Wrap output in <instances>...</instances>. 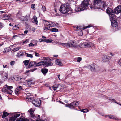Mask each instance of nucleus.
Returning a JSON list of instances; mask_svg holds the SVG:
<instances>
[{
  "instance_id": "nucleus-19",
  "label": "nucleus",
  "mask_w": 121,
  "mask_h": 121,
  "mask_svg": "<svg viewBox=\"0 0 121 121\" xmlns=\"http://www.w3.org/2000/svg\"><path fill=\"white\" fill-rule=\"evenodd\" d=\"M45 21H47L49 23L50 22L51 23L48 24V25L47 26H50L51 27H53L55 26L56 24L54 22H52V21H48L46 20H45Z\"/></svg>"
},
{
  "instance_id": "nucleus-27",
  "label": "nucleus",
  "mask_w": 121,
  "mask_h": 121,
  "mask_svg": "<svg viewBox=\"0 0 121 121\" xmlns=\"http://www.w3.org/2000/svg\"><path fill=\"white\" fill-rule=\"evenodd\" d=\"M42 73L44 74H45L48 71V69H47L45 68L42 69L41 70Z\"/></svg>"
},
{
  "instance_id": "nucleus-59",
  "label": "nucleus",
  "mask_w": 121,
  "mask_h": 121,
  "mask_svg": "<svg viewBox=\"0 0 121 121\" xmlns=\"http://www.w3.org/2000/svg\"><path fill=\"white\" fill-rule=\"evenodd\" d=\"M35 28L33 27L32 28V31H35Z\"/></svg>"
},
{
  "instance_id": "nucleus-46",
  "label": "nucleus",
  "mask_w": 121,
  "mask_h": 121,
  "mask_svg": "<svg viewBox=\"0 0 121 121\" xmlns=\"http://www.w3.org/2000/svg\"><path fill=\"white\" fill-rule=\"evenodd\" d=\"M79 34L80 36H82L83 35L82 30H81L79 32Z\"/></svg>"
},
{
  "instance_id": "nucleus-61",
  "label": "nucleus",
  "mask_w": 121,
  "mask_h": 121,
  "mask_svg": "<svg viewBox=\"0 0 121 121\" xmlns=\"http://www.w3.org/2000/svg\"><path fill=\"white\" fill-rule=\"evenodd\" d=\"M37 121H44L43 120H41L39 118L38 119V120H37Z\"/></svg>"
},
{
  "instance_id": "nucleus-34",
  "label": "nucleus",
  "mask_w": 121,
  "mask_h": 121,
  "mask_svg": "<svg viewBox=\"0 0 121 121\" xmlns=\"http://www.w3.org/2000/svg\"><path fill=\"white\" fill-rule=\"evenodd\" d=\"M58 29L56 28H53L50 30V31L51 32H57L58 31Z\"/></svg>"
},
{
  "instance_id": "nucleus-12",
  "label": "nucleus",
  "mask_w": 121,
  "mask_h": 121,
  "mask_svg": "<svg viewBox=\"0 0 121 121\" xmlns=\"http://www.w3.org/2000/svg\"><path fill=\"white\" fill-rule=\"evenodd\" d=\"M79 104L78 102L75 101L69 104L68 107L71 108H73L75 107V106L78 105Z\"/></svg>"
},
{
  "instance_id": "nucleus-14",
  "label": "nucleus",
  "mask_w": 121,
  "mask_h": 121,
  "mask_svg": "<svg viewBox=\"0 0 121 121\" xmlns=\"http://www.w3.org/2000/svg\"><path fill=\"white\" fill-rule=\"evenodd\" d=\"M30 13L27 14L26 16H22L20 18V20L21 21H27L30 18Z\"/></svg>"
},
{
  "instance_id": "nucleus-43",
  "label": "nucleus",
  "mask_w": 121,
  "mask_h": 121,
  "mask_svg": "<svg viewBox=\"0 0 121 121\" xmlns=\"http://www.w3.org/2000/svg\"><path fill=\"white\" fill-rule=\"evenodd\" d=\"M7 93L9 94H11L13 92V91L11 89L9 90H7Z\"/></svg>"
},
{
  "instance_id": "nucleus-22",
  "label": "nucleus",
  "mask_w": 121,
  "mask_h": 121,
  "mask_svg": "<svg viewBox=\"0 0 121 121\" xmlns=\"http://www.w3.org/2000/svg\"><path fill=\"white\" fill-rule=\"evenodd\" d=\"M35 62L31 61L29 63L28 67L29 68H30L32 66H35Z\"/></svg>"
},
{
  "instance_id": "nucleus-21",
  "label": "nucleus",
  "mask_w": 121,
  "mask_h": 121,
  "mask_svg": "<svg viewBox=\"0 0 121 121\" xmlns=\"http://www.w3.org/2000/svg\"><path fill=\"white\" fill-rule=\"evenodd\" d=\"M35 66H41L42 65H43L44 62L42 61L39 62H35Z\"/></svg>"
},
{
  "instance_id": "nucleus-63",
  "label": "nucleus",
  "mask_w": 121,
  "mask_h": 121,
  "mask_svg": "<svg viewBox=\"0 0 121 121\" xmlns=\"http://www.w3.org/2000/svg\"><path fill=\"white\" fill-rule=\"evenodd\" d=\"M118 63L119 65L121 67V62L119 61L118 62Z\"/></svg>"
},
{
  "instance_id": "nucleus-41",
  "label": "nucleus",
  "mask_w": 121,
  "mask_h": 121,
  "mask_svg": "<svg viewBox=\"0 0 121 121\" xmlns=\"http://www.w3.org/2000/svg\"><path fill=\"white\" fill-rule=\"evenodd\" d=\"M15 93L17 95H18L20 93L18 89H17L15 90Z\"/></svg>"
},
{
  "instance_id": "nucleus-62",
  "label": "nucleus",
  "mask_w": 121,
  "mask_h": 121,
  "mask_svg": "<svg viewBox=\"0 0 121 121\" xmlns=\"http://www.w3.org/2000/svg\"><path fill=\"white\" fill-rule=\"evenodd\" d=\"M53 56L55 57H57L58 56V55H54Z\"/></svg>"
},
{
  "instance_id": "nucleus-9",
  "label": "nucleus",
  "mask_w": 121,
  "mask_h": 121,
  "mask_svg": "<svg viewBox=\"0 0 121 121\" xmlns=\"http://www.w3.org/2000/svg\"><path fill=\"white\" fill-rule=\"evenodd\" d=\"M88 67L91 71H94L95 70H96L98 68L97 66L94 63L89 65Z\"/></svg>"
},
{
  "instance_id": "nucleus-56",
  "label": "nucleus",
  "mask_w": 121,
  "mask_h": 121,
  "mask_svg": "<svg viewBox=\"0 0 121 121\" xmlns=\"http://www.w3.org/2000/svg\"><path fill=\"white\" fill-rule=\"evenodd\" d=\"M90 27V26H88L87 27H83V29H86L87 28Z\"/></svg>"
},
{
  "instance_id": "nucleus-3",
  "label": "nucleus",
  "mask_w": 121,
  "mask_h": 121,
  "mask_svg": "<svg viewBox=\"0 0 121 121\" xmlns=\"http://www.w3.org/2000/svg\"><path fill=\"white\" fill-rule=\"evenodd\" d=\"M69 11V8L66 4H63L60 7L59 11L63 14L67 13Z\"/></svg>"
},
{
  "instance_id": "nucleus-1",
  "label": "nucleus",
  "mask_w": 121,
  "mask_h": 121,
  "mask_svg": "<svg viewBox=\"0 0 121 121\" xmlns=\"http://www.w3.org/2000/svg\"><path fill=\"white\" fill-rule=\"evenodd\" d=\"M101 3L100 0H94L93 4L92 6H90V8H93L94 9H97L100 8H104L106 6L105 2L103 1Z\"/></svg>"
},
{
  "instance_id": "nucleus-29",
  "label": "nucleus",
  "mask_w": 121,
  "mask_h": 121,
  "mask_svg": "<svg viewBox=\"0 0 121 121\" xmlns=\"http://www.w3.org/2000/svg\"><path fill=\"white\" fill-rule=\"evenodd\" d=\"M20 47L15 48H14L11 51V52L12 53H14L16 51L18 50L20 48Z\"/></svg>"
},
{
  "instance_id": "nucleus-17",
  "label": "nucleus",
  "mask_w": 121,
  "mask_h": 121,
  "mask_svg": "<svg viewBox=\"0 0 121 121\" xmlns=\"http://www.w3.org/2000/svg\"><path fill=\"white\" fill-rule=\"evenodd\" d=\"M102 61L103 62H107L109 61V59L108 58L107 56L104 55L102 57Z\"/></svg>"
},
{
  "instance_id": "nucleus-48",
  "label": "nucleus",
  "mask_w": 121,
  "mask_h": 121,
  "mask_svg": "<svg viewBox=\"0 0 121 121\" xmlns=\"http://www.w3.org/2000/svg\"><path fill=\"white\" fill-rule=\"evenodd\" d=\"M1 91L2 92H6L7 90L5 88H3L1 90Z\"/></svg>"
},
{
  "instance_id": "nucleus-33",
  "label": "nucleus",
  "mask_w": 121,
  "mask_h": 121,
  "mask_svg": "<svg viewBox=\"0 0 121 121\" xmlns=\"http://www.w3.org/2000/svg\"><path fill=\"white\" fill-rule=\"evenodd\" d=\"M26 99H28V100L30 102H32H32L34 101V99L33 98H32L31 97H27L26 98Z\"/></svg>"
},
{
  "instance_id": "nucleus-60",
  "label": "nucleus",
  "mask_w": 121,
  "mask_h": 121,
  "mask_svg": "<svg viewBox=\"0 0 121 121\" xmlns=\"http://www.w3.org/2000/svg\"><path fill=\"white\" fill-rule=\"evenodd\" d=\"M110 54L112 56H113L115 54H113L111 53H110Z\"/></svg>"
},
{
  "instance_id": "nucleus-58",
  "label": "nucleus",
  "mask_w": 121,
  "mask_h": 121,
  "mask_svg": "<svg viewBox=\"0 0 121 121\" xmlns=\"http://www.w3.org/2000/svg\"><path fill=\"white\" fill-rule=\"evenodd\" d=\"M40 41V42H41L43 41H44L45 42V40H43L42 39H40L39 40Z\"/></svg>"
},
{
  "instance_id": "nucleus-18",
  "label": "nucleus",
  "mask_w": 121,
  "mask_h": 121,
  "mask_svg": "<svg viewBox=\"0 0 121 121\" xmlns=\"http://www.w3.org/2000/svg\"><path fill=\"white\" fill-rule=\"evenodd\" d=\"M27 83V85L28 86H30L31 85H34L35 83V81L31 79H29L28 80L26 81Z\"/></svg>"
},
{
  "instance_id": "nucleus-55",
  "label": "nucleus",
  "mask_w": 121,
  "mask_h": 121,
  "mask_svg": "<svg viewBox=\"0 0 121 121\" xmlns=\"http://www.w3.org/2000/svg\"><path fill=\"white\" fill-rule=\"evenodd\" d=\"M112 102H115V103H116L117 104H118L119 103H118L117 102H116V100H115V99H112Z\"/></svg>"
},
{
  "instance_id": "nucleus-30",
  "label": "nucleus",
  "mask_w": 121,
  "mask_h": 121,
  "mask_svg": "<svg viewBox=\"0 0 121 121\" xmlns=\"http://www.w3.org/2000/svg\"><path fill=\"white\" fill-rule=\"evenodd\" d=\"M55 43L58 45H61V46L64 47V45L65 44V43H62L61 42H55Z\"/></svg>"
},
{
  "instance_id": "nucleus-53",
  "label": "nucleus",
  "mask_w": 121,
  "mask_h": 121,
  "mask_svg": "<svg viewBox=\"0 0 121 121\" xmlns=\"http://www.w3.org/2000/svg\"><path fill=\"white\" fill-rule=\"evenodd\" d=\"M34 46V45L31 43H30V44H29V47H30L31 46L33 47Z\"/></svg>"
},
{
  "instance_id": "nucleus-39",
  "label": "nucleus",
  "mask_w": 121,
  "mask_h": 121,
  "mask_svg": "<svg viewBox=\"0 0 121 121\" xmlns=\"http://www.w3.org/2000/svg\"><path fill=\"white\" fill-rule=\"evenodd\" d=\"M88 111L89 110L87 109H85L81 110V111L83 112V113L87 112H88Z\"/></svg>"
},
{
  "instance_id": "nucleus-7",
  "label": "nucleus",
  "mask_w": 121,
  "mask_h": 121,
  "mask_svg": "<svg viewBox=\"0 0 121 121\" xmlns=\"http://www.w3.org/2000/svg\"><path fill=\"white\" fill-rule=\"evenodd\" d=\"M44 60H46V61H43V65H45L47 66L52 65V63L50 61V60H51V59L49 58L48 57H44Z\"/></svg>"
},
{
  "instance_id": "nucleus-20",
  "label": "nucleus",
  "mask_w": 121,
  "mask_h": 121,
  "mask_svg": "<svg viewBox=\"0 0 121 121\" xmlns=\"http://www.w3.org/2000/svg\"><path fill=\"white\" fill-rule=\"evenodd\" d=\"M32 22L33 23H34L36 24H37L38 23L37 17L36 16H34L31 20Z\"/></svg>"
},
{
  "instance_id": "nucleus-50",
  "label": "nucleus",
  "mask_w": 121,
  "mask_h": 121,
  "mask_svg": "<svg viewBox=\"0 0 121 121\" xmlns=\"http://www.w3.org/2000/svg\"><path fill=\"white\" fill-rule=\"evenodd\" d=\"M10 65L11 66H13L14 65L15 63V62L14 61H12L10 62Z\"/></svg>"
},
{
  "instance_id": "nucleus-25",
  "label": "nucleus",
  "mask_w": 121,
  "mask_h": 121,
  "mask_svg": "<svg viewBox=\"0 0 121 121\" xmlns=\"http://www.w3.org/2000/svg\"><path fill=\"white\" fill-rule=\"evenodd\" d=\"M9 15H4L3 17V19L4 20H7L9 19Z\"/></svg>"
},
{
  "instance_id": "nucleus-15",
  "label": "nucleus",
  "mask_w": 121,
  "mask_h": 121,
  "mask_svg": "<svg viewBox=\"0 0 121 121\" xmlns=\"http://www.w3.org/2000/svg\"><path fill=\"white\" fill-rule=\"evenodd\" d=\"M115 19L113 20H110L111 22V25L113 27H117L118 25V23L115 20Z\"/></svg>"
},
{
  "instance_id": "nucleus-23",
  "label": "nucleus",
  "mask_w": 121,
  "mask_h": 121,
  "mask_svg": "<svg viewBox=\"0 0 121 121\" xmlns=\"http://www.w3.org/2000/svg\"><path fill=\"white\" fill-rule=\"evenodd\" d=\"M10 48L9 47H8L4 49L3 51L4 53H6L10 51Z\"/></svg>"
},
{
  "instance_id": "nucleus-31",
  "label": "nucleus",
  "mask_w": 121,
  "mask_h": 121,
  "mask_svg": "<svg viewBox=\"0 0 121 121\" xmlns=\"http://www.w3.org/2000/svg\"><path fill=\"white\" fill-rule=\"evenodd\" d=\"M25 54L26 56L28 57H29L31 58H32L33 57V56L32 55L29 54L27 53H25Z\"/></svg>"
},
{
  "instance_id": "nucleus-8",
  "label": "nucleus",
  "mask_w": 121,
  "mask_h": 121,
  "mask_svg": "<svg viewBox=\"0 0 121 121\" xmlns=\"http://www.w3.org/2000/svg\"><path fill=\"white\" fill-rule=\"evenodd\" d=\"M64 47L67 48L72 47L76 46V44L74 41H70L68 42L67 43H65Z\"/></svg>"
},
{
  "instance_id": "nucleus-42",
  "label": "nucleus",
  "mask_w": 121,
  "mask_h": 121,
  "mask_svg": "<svg viewBox=\"0 0 121 121\" xmlns=\"http://www.w3.org/2000/svg\"><path fill=\"white\" fill-rule=\"evenodd\" d=\"M57 86L56 85H55L53 86L52 87L53 89L55 91L57 89Z\"/></svg>"
},
{
  "instance_id": "nucleus-2",
  "label": "nucleus",
  "mask_w": 121,
  "mask_h": 121,
  "mask_svg": "<svg viewBox=\"0 0 121 121\" xmlns=\"http://www.w3.org/2000/svg\"><path fill=\"white\" fill-rule=\"evenodd\" d=\"M89 0H84L79 7H76L75 11L80 12L88 9V6L89 5Z\"/></svg>"
},
{
  "instance_id": "nucleus-36",
  "label": "nucleus",
  "mask_w": 121,
  "mask_h": 121,
  "mask_svg": "<svg viewBox=\"0 0 121 121\" xmlns=\"http://www.w3.org/2000/svg\"><path fill=\"white\" fill-rule=\"evenodd\" d=\"M5 86L7 87V88L8 89L7 90L11 89L13 88V87L12 86H8L7 85H5Z\"/></svg>"
},
{
  "instance_id": "nucleus-47",
  "label": "nucleus",
  "mask_w": 121,
  "mask_h": 121,
  "mask_svg": "<svg viewBox=\"0 0 121 121\" xmlns=\"http://www.w3.org/2000/svg\"><path fill=\"white\" fill-rule=\"evenodd\" d=\"M35 4H32L31 5V8L33 9H35Z\"/></svg>"
},
{
  "instance_id": "nucleus-49",
  "label": "nucleus",
  "mask_w": 121,
  "mask_h": 121,
  "mask_svg": "<svg viewBox=\"0 0 121 121\" xmlns=\"http://www.w3.org/2000/svg\"><path fill=\"white\" fill-rule=\"evenodd\" d=\"M108 117L111 119H114L115 118L114 116L112 115H110Z\"/></svg>"
},
{
  "instance_id": "nucleus-13",
  "label": "nucleus",
  "mask_w": 121,
  "mask_h": 121,
  "mask_svg": "<svg viewBox=\"0 0 121 121\" xmlns=\"http://www.w3.org/2000/svg\"><path fill=\"white\" fill-rule=\"evenodd\" d=\"M115 13L118 14L121 12V5H119L116 8L114 9Z\"/></svg>"
},
{
  "instance_id": "nucleus-4",
  "label": "nucleus",
  "mask_w": 121,
  "mask_h": 121,
  "mask_svg": "<svg viewBox=\"0 0 121 121\" xmlns=\"http://www.w3.org/2000/svg\"><path fill=\"white\" fill-rule=\"evenodd\" d=\"M35 110L34 108H31L28 111L27 113L28 114L30 115V116L32 118H35V119L36 120V121H37L38 120V119L39 118H40V116L39 115H38V118H37L35 117L34 114V111Z\"/></svg>"
},
{
  "instance_id": "nucleus-52",
  "label": "nucleus",
  "mask_w": 121,
  "mask_h": 121,
  "mask_svg": "<svg viewBox=\"0 0 121 121\" xmlns=\"http://www.w3.org/2000/svg\"><path fill=\"white\" fill-rule=\"evenodd\" d=\"M35 56H39V54L37 53L36 52H35Z\"/></svg>"
},
{
  "instance_id": "nucleus-51",
  "label": "nucleus",
  "mask_w": 121,
  "mask_h": 121,
  "mask_svg": "<svg viewBox=\"0 0 121 121\" xmlns=\"http://www.w3.org/2000/svg\"><path fill=\"white\" fill-rule=\"evenodd\" d=\"M43 29L44 30H46V31H47L48 30H49V29L47 27H45L43 28Z\"/></svg>"
},
{
  "instance_id": "nucleus-40",
  "label": "nucleus",
  "mask_w": 121,
  "mask_h": 121,
  "mask_svg": "<svg viewBox=\"0 0 121 121\" xmlns=\"http://www.w3.org/2000/svg\"><path fill=\"white\" fill-rule=\"evenodd\" d=\"M44 41L45 42L47 43H48L51 42L52 41H53V40H50L49 39H47L46 40H45V41Z\"/></svg>"
},
{
  "instance_id": "nucleus-37",
  "label": "nucleus",
  "mask_w": 121,
  "mask_h": 121,
  "mask_svg": "<svg viewBox=\"0 0 121 121\" xmlns=\"http://www.w3.org/2000/svg\"><path fill=\"white\" fill-rule=\"evenodd\" d=\"M23 62L25 65H27L28 64L29 61L27 60H24L23 61Z\"/></svg>"
},
{
  "instance_id": "nucleus-57",
  "label": "nucleus",
  "mask_w": 121,
  "mask_h": 121,
  "mask_svg": "<svg viewBox=\"0 0 121 121\" xmlns=\"http://www.w3.org/2000/svg\"><path fill=\"white\" fill-rule=\"evenodd\" d=\"M28 32V31L27 30H26L25 31H24V33L25 34V35H26V34Z\"/></svg>"
},
{
  "instance_id": "nucleus-32",
  "label": "nucleus",
  "mask_w": 121,
  "mask_h": 121,
  "mask_svg": "<svg viewBox=\"0 0 121 121\" xmlns=\"http://www.w3.org/2000/svg\"><path fill=\"white\" fill-rule=\"evenodd\" d=\"M22 13L20 12H18L17 14L16 15V16L17 17L20 19V18H21V16H22Z\"/></svg>"
},
{
  "instance_id": "nucleus-45",
  "label": "nucleus",
  "mask_w": 121,
  "mask_h": 121,
  "mask_svg": "<svg viewBox=\"0 0 121 121\" xmlns=\"http://www.w3.org/2000/svg\"><path fill=\"white\" fill-rule=\"evenodd\" d=\"M82 59V58L81 57H78L77 58V62H80Z\"/></svg>"
},
{
  "instance_id": "nucleus-28",
  "label": "nucleus",
  "mask_w": 121,
  "mask_h": 121,
  "mask_svg": "<svg viewBox=\"0 0 121 121\" xmlns=\"http://www.w3.org/2000/svg\"><path fill=\"white\" fill-rule=\"evenodd\" d=\"M22 117L21 116L20 118L21 120L19 119V120L23 121H29V119L27 118H26L25 117L22 118Z\"/></svg>"
},
{
  "instance_id": "nucleus-26",
  "label": "nucleus",
  "mask_w": 121,
  "mask_h": 121,
  "mask_svg": "<svg viewBox=\"0 0 121 121\" xmlns=\"http://www.w3.org/2000/svg\"><path fill=\"white\" fill-rule=\"evenodd\" d=\"M9 115L8 113L5 112H3V114L2 117V118H3L6 117L7 116H8Z\"/></svg>"
},
{
  "instance_id": "nucleus-35",
  "label": "nucleus",
  "mask_w": 121,
  "mask_h": 121,
  "mask_svg": "<svg viewBox=\"0 0 121 121\" xmlns=\"http://www.w3.org/2000/svg\"><path fill=\"white\" fill-rule=\"evenodd\" d=\"M57 86V89H59L60 88V86L61 87H64V85L62 84L61 85L60 84H56Z\"/></svg>"
},
{
  "instance_id": "nucleus-5",
  "label": "nucleus",
  "mask_w": 121,
  "mask_h": 121,
  "mask_svg": "<svg viewBox=\"0 0 121 121\" xmlns=\"http://www.w3.org/2000/svg\"><path fill=\"white\" fill-rule=\"evenodd\" d=\"M107 13L109 15L110 19L113 20L115 19V16L113 10L108 7L106 10Z\"/></svg>"
},
{
  "instance_id": "nucleus-11",
  "label": "nucleus",
  "mask_w": 121,
  "mask_h": 121,
  "mask_svg": "<svg viewBox=\"0 0 121 121\" xmlns=\"http://www.w3.org/2000/svg\"><path fill=\"white\" fill-rule=\"evenodd\" d=\"M20 115V114L18 112L14 113L10 118V121H15L16 119Z\"/></svg>"
},
{
  "instance_id": "nucleus-6",
  "label": "nucleus",
  "mask_w": 121,
  "mask_h": 121,
  "mask_svg": "<svg viewBox=\"0 0 121 121\" xmlns=\"http://www.w3.org/2000/svg\"><path fill=\"white\" fill-rule=\"evenodd\" d=\"M94 46V44L91 42H83L80 45V46L81 48H82L88 47H93Z\"/></svg>"
},
{
  "instance_id": "nucleus-16",
  "label": "nucleus",
  "mask_w": 121,
  "mask_h": 121,
  "mask_svg": "<svg viewBox=\"0 0 121 121\" xmlns=\"http://www.w3.org/2000/svg\"><path fill=\"white\" fill-rule=\"evenodd\" d=\"M56 65L60 66H62L63 64L61 62V60L60 59H57L55 61Z\"/></svg>"
},
{
  "instance_id": "nucleus-44",
  "label": "nucleus",
  "mask_w": 121,
  "mask_h": 121,
  "mask_svg": "<svg viewBox=\"0 0 121 121\" xmlns=\"http://www.w3.org/2000/svg\"><path fill=\"white\" fill-rule=\"evenodd\" d=\"M42 10L44 12L46 11V7L44 5L42 6Z\"/></svg>"
},
{
  "instance_id": "nucleus-24",
  "label": "nucleus",
  "mask_w": 121,
  "mask_h": 121,
  "mask_svg": "<svg viewBox=\"0 0 121 121\" xmlns=\"http://www.w3.org/2000/svg\"><path fill=\"white\" fill-rule=\"evenodd\" d=\"M8 72H5V73L3 77V80L4 81L7 79L8 78Z\"/></svg>"
},
{
  "instance_id": "nucleus-38",
  "label": "nucleus",
  "mask_w": 121,
  "mask_h": 121,
  "mask_svg": "<svg viewBox=\"0 0 121 121\" xmlns=\"http://www.w3.org/2000/svg\"><path fill=\"white\" fill-rule=\"evenodd\" d=\"M17 87L18 89H18L19 90H23L24 89L23 88L22 86H20L18 85L17 86Z\"/></svg>"
},
{
  "instance_id": "nucleus-10",
  "label": "nucleus",
  "mask_w": 121,
  "mask_h": 121,
  "mask_svg": "<svg viewBox=\"0 0 121 121\" xmlns=\"http://www.w3.org/2000/svg\"><path fill=\"white\" fill-rule=\"evenodd\" d=\"M32 103L36 106L38 107L41 105V101L39 99H35L33 101Z\"/></svg>"
},
{
  "instance_id": "nucleus-64",
  "label": "nucleus",
  "mask_w": 121,
  "mask_h": 121,
  "mask_svg": "<svg viewBox=\"0 0 121 121\" xmlns=\"http://www.w3.org/2000/svg\"><path fill=\"white\" fill-rule=\"evenodd\" d=\"M7 66V65H3V67L4 68H5Z\"/></svg>"
},
{
  "instance_id": "nucleus-54",
  "label": "nucleus",
  "mask_w": 121,
  "mask_h": 121,
  "mask_svg": "<svg viewBox=\"0 0 121 121\" xmlns=\"http://www.w3.org/2000/svg\"><path fill=\"white\" fill-rule=\"evenodd\" d=\"M29 41V40L27 39L26 40L24 41L23 42V43H27Z\"/></svg>"
}]
</instances>
